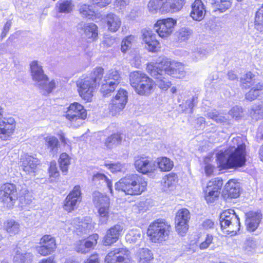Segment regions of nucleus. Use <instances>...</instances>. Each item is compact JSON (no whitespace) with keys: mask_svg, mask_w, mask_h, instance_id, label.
<instances>
[{"mask_svg":"<svg viewBox=\"0 0 263 263\" xmlns=\"http://www.w3.org/2000/svg\"><path fill=\"white\" fill-rule=\"evenodd\" d=\"M146 70L151 76L158 80L159 87L164 90H167L171 85L170 81L164 80L166 79V76L180 79L186 75L184 64L167 58L147 63Z\"/></svg>","mask_w":263,"mask_h":263,"instance_id":"1","label":"nucleus"},{"mask_svg":"<svg viewBox=\"0 0 263 263\" xmlns=\"http://www.w3.org/2000/svg\"><path fill=\"white\" fill-rule=\"evenodd\" d=\"M134 165L139 173L144 175L153 173L155 170L150 158L144 155L138 156L135 160Z\"/></svg>","mask_w":263,"mask_h":263,"instance_id":"21","label":"nucleus"},{"mask_svg":"<svg viewBox=\"0 0 263 263\" xmlns=\"http://www.w3.org/2000/svg\"><path fill=\"white\" fill-rule=\"evenodd\" d=\"M142 40L148 51L155 53L160 51L161 44L156 34L152 30H144L142 33Z\"/></svg>","mask_w":263,"mask_h":263,"instance_id":"18","label":"nucleus"},{"mask_svg":"<svg viewBox=\"0 0 263 263\" xmlns=\"http://www.w3.org/2000/svg\"><path fill=\"white\" fill-rule=\"evenodd\" d=\"M217 167L219 171L230 168V154L228 151H220L216 155Z\"/></svg>","mask_w":263,"mask_h":263,"instance_id":"29","label":"nucleus"},{"mask_svg":"<svg viewBox=\"0 0 263 263\" xmlns=\"http://www.w3.org/2000/svg\"><path fill=\"white\" fill-rule=\"evenodd\" d=\"M45 144L50 152L58 149L60 146L58 139L53 136H47L44 138Z\"/></svg>","mask_w":263,"mask_h":263,"instance_id":"42","label":"nucleus"},{"mask_svg":"<svg viewBox=\"0 0 263 263\" xmlns=\"http://www.w3.org/2000/svg\"><path fill=\"white\" fill-rule=\"evenodd\" d=\"M81 29L83 31L85 37L89 42H93L98 40L99 29L96 24L93 23H85Z\"/></svg>","mask_w":263,"mask_h":263,"instance_id":"28","label":"nucleus"},{"mask_svg":"<svg viewBox=\"0 0 263 263\" xmlns=\"http://www.w3.org/2000/svg\"><path fill=\"white\" fill-rule=\"evenodd\" d=\"M117 87V83L114 84L105 80L104 83L101 85L100 92L103 96H108L114 91Z\"/></svg>","mask_w":263,"mask_h":263,"instance_id":"41","label":"nucleus"},{"mask_svg":"<svg viewBox=\"0 0 263 263\" xmlns=\"http://www.w3.org/2000/svg\"><path fill=\"white\" fill-rule=\"evenodd\" d=\"M130 255L128 250L123 248H114L106 255L105 263H126L129 260Z\"/></svg>","mask_w":263,"mask_h":263,"instance_id":"20","label":"nucleus"},{"mask_svg":"<svg viewBox=\"0 0 263 263\" xmlns=\"http://www.w3.org/2000/svg\"><path fill=\"white\" fill-rule=\"evenodd\" d=\"M20 163L22 170L26 174L29 175L35 173L40 164V160L31 155L25 154L21 156Z\"/></svg>","mask_w":263,"mask_h":263,"instance_id":"22","label":"nucleus"},{"mask_svg":"<svg viewBox=\"0 0 263 263\" xmlns=\"http://www.w3.org/2000/svg\"><path fill=\"white\" fill-rule=\"evenodd\" d=\"M202 227L205 230L213 229L214 227V222L212 219H205L202 222Z\"/></svg>","mask_w":263,"mask_h":263,"instance_id":"61","label":"nucleus"},{"mask_svg":"<svg viewBox=\"0 0 263 263\" xmlns=\"http://www.w3.org/2000/svg\"><path fill=\"white\" fill-rule=\"evenodd\" d=\"M220 223L221 230L225 235L230 234V212L229 210L223 211L220 215Z\"/></svg>","mask_w":263,"mask_h":263,"instance_id":"33","label":"nucleus"},{"mask_svg":"<svg viewBox=\"0 0 263 263\" xmlns=\"http://www.w3.org/2000/svg\"><path fill=\"white\" fill-rule=\"evenodd\" d=\"M71 158L66 153L61 154L58 162L60 170L64 175H66L68 171V167L70 164Z\"/></svg>","mask_w":263,"mask_h":263,"instance_id":"35","label":"nucleus"},{"mask_svg":"<svg viewBox=\"0 0 263 263\" xmlns=\"http://www.w3.org/2000/svg\"><path fill=\"white\" fill-rule=\"evenodd\" d=\"M19 197L15 184L6 182L0 187V202L8 208H12Z\"/></svg>","mask_w":263,"mask_h":263,"instance_id":"9","label":"nucleus"},{"mask_svg":"<svg viewBox=\"0 0 263 263\" xmlns=\"http://www.w3.org/2000/svg\"><path fill=\"white\" fill-rule=\"evenodd\" d=\"M190 218V212L186 208L179 209L176 212L175 217V228L176 231L179 235L184 236L187 232Z\"/></svg>","mask_w":263,"mask_h":263,"instance_id":"14","label":"nucleus"},{"mask_svg":"<svg viewBox=\"0 0 263 263\" xmlns=\"http://www.w3.org/2000/svg\"><path fill=\"white\" fill-rule=\"evenodd\" d=\"M106 80H108L114 84L117 83V86L120 83L121 80V77L119 71L114 69L110 70Z\"/></svg>","mask_w":263,"mask_h":263,"instance_id":"49","label":"nucleus"},{"mask_svg":"<svg viewBox=\"0 0 263 263\" xmlns=\"http://www.w3.org/2000/svg\"><path fill=\"white\" fill-rule=\"evenodd\" d=\"M176 24L177 20L174 18H159L154 24V28L160 37L165 39L171 35Z\"/></svg>","mask_w":263,"mask_h":263,"instance_id":"12","label":"nucleus"},{"mask_svg":"<svg viewBox=\"0 0 263 263\" xmlns=\"http://www.w3.org/2000/svg\"><path fill=\"white\" fill-rule=\"evenodd\" d=\"M205 7L201 0H195L191 5V17L194 20L201 21L204 16Z\"/></svg>","mask_w":263,"mask_h":263,"instance_id":"27","label":"nucleus"},{"mask_svg":"<svg viewBox=\"0 0 263 263\" xmlns=\"http://www.w3.org/2000/svg\"><path fill=\"white\" fill-rule=\"evenodd\" d=\"M139 263H150L153 259V254L148 249H142L139 252Z\"/></svg>","mask_w":263,"mask_h":263,"instance_id":"47","label":"nucleus"},{"mask_svg":"<svg viewBox=\"0 0 263 263\" xmlns=\"http://www.w3.org/2000/svg\"><path fill=\"white\" fill-rule=\"evenodd\" d=\"M16 128V123L13 118H5L0 123V139L7 140L13 134Z\"/></svg>","mask_w":263,"mask_h":263,"instance_id":"25","label":"nucleus"},{"mask_svg":"<svg viewBox=\"0 0 263 263\" xmlns=\"http://www.w3.org/2000/svg\"><path fill=\"white\" fill-rule=\"evenodd\" d=\"M241 191L240 183L236 180L231 179V198L239 197Z\"/></svg>","mask_w":263,"mask_h":263,"instance_id":"48","label":"nucleus"},{"mask_svg":"<svg viewBox=\"0 0 263 263\" xmlns=\"http://www.w3.org/2000/svg\"><path fill=\"white\" fill-rule=\"evenodd\" d=\"M103 23L107 27L108 30L111 32L117 31L121 25L120 17L112 13H109L104 16Z\"/></svg>","mask_w":263,"mask_h":263,"instance_id":"26","label":"nucleus"},{"mask_svg":"<svg viewBox=\"0 0 263 263\" xmlns=\"http://www.w3.org/2000/svg\"><path fill=\"white\" fill-rule=\"evenodd\" d=\"M231 113L232 117L238 120L242 116L243 111L241 107L236 106L231 109Z\"/></svg>","mask_w":263,"mask_h":263,"instance_id":"59","label":"nucleus"},{"mask_svg":"<svg viewBox=\"0 0 263 263\" xmlns=\"http://www.w3.org/2000/svg\"><path fill=\"white\" fill-rule=\"evenodd\" d=\"M115 43L116 39L115 37L107 35L104 37L102 45L103 48L106 49L113 46Z\"/></svg>","mask_w":263,"mask_h":263,"instance_id":"54","label":"nucleus"},{"mask_svg":"<svg viewBox=\"0 0 263 263\" xmlns=\"http://www.w3.org/2000/svg\"><path fill=\"white\" fill-rule=\"evenodd\" d=\"M4 228L9 234L15 235L20 232V224L13 220H8L4 222Z\"/></svg>","mask_w":263,"mask_h":263,"instance_id":"39","label":"nucleus"},{"mask_svg":"<svg viewBox=\"0 0 263 263\" xmlns=\"http://www.w3.org/2000/svg\"><path fill=\"white\" fill-rule=\"evenodd\" d=\"M64 116L71 123L78 120H85L87 117V111L85 107L78 102L69 104L66 108Z\"/></svg>","mask_w":263,"mask_h":263,"instance_id":"13","label":"nucleus"},{"mask_svg":"<svg viewBox=\"0 0 263 263\" xmlns=\"http://www.w3.org/2000/svg\"><path fill=\"white\" fill-rule=\"evenodd\" d=\"M58 136L63 146L68 145V144L70 143L69 140L66 137L65 134L63 131L61 130L58 134Z\"/></svg>","mask_w":263,"mask_h":263,"instance_id":"62","label":"nucleus"},{"mask_svg":"<svg viewBox=\"0 0 263 263\" xmlns=\"http://www.w3.org/2000/svg\"><path fill=\"white\" fill-rule=\"evenodd\" d=\"M213 236L210 234H206L205 239L200 243L199 245V248L201 250H204L207 249L213 242Z\"/></svg>","mask_w":263,"mask_h":263,"instance_id":"52","label":"nucleus"},{"mask_svg":"<svg viewBox=\"0 0 263 263\" xmlns=\"http://www.w3.org/2000/svg\"><path fill=\"white\" fill-rule=\"evenodd\" d=\"M129 84L135 92L141 96L148 97L155 91V81L146 73L140 71H134L129 76Z\"/></svg>","mask_w":263,"mask_h":263,"instance_id":"4","label":"nucleus"},{"mask_svg":"<svg viewBox=\"0 0 263 263\" xmlns=\"http://www.w3.org/2000/svg\"><path fill=\"white\" fill-rule=\"evenodd\" d=\"M112 0H91V4L93 7L102 8L111 3Z\"/></svg>","mask_w":263,"mask_h":263,"instance_id":"55","label":"nucleus"},{"mask_svg":"<svg viewBox=\"0 0 263 263\" xmlns=\"http://www.w3.org/2000/svg\"><path fill=\"white\" fill-rule=\"evenodd\" d=\"M128 100L127 92L123 89H119L116 95L111 100L109 112L112 116L119 114L125 107Z\"/></svg>","mask_w":263,"mask_h":263,"instance_id":"15","label":"nucleus"},{"mask_svg":"<svg viewBox=\"0 0 263 263\" xmlns=\"http://www.w3.org/2000/svg\"><path fill=\"white\" fill-rule=\"evenodd\" d=\"M82 201V193L80 185H75L64 200L63 208L68 213L77 208L78 203Z\"/></svg>","mask_w":263,"mask_h":263,"instance_id":"16","label":"nucleus"},{"mask_svg":"<svg viewBox=\"0 0 263 263\" xmlns=\"http://www.w3.org/2000/svg\"><path fill=\"white\" fill-rule=\"evenodd\" d=\"M245 139L241 137L233 138L232 141L235 147L231 152V168H238L246 165L247 150Z\"/></svg>","mask_w":263,"mask_h":263,"instance_id":"7","label":"nucleus"},{"mask_svg":"<svg viewBox=\"0 0 263 263\" xmlns=\"http://www.w3.org/2000/svg\"><path fill=\"white\" fill-rule=\"evenodd\" d=\"M172 232L171 223L165 219L158 218L149 224L146 234L151 242L160 243L167 240Z\"/></svg>","mask_w":263,"mask_h":263,"instance_id":"5","label":"nucleus"},{"mask_svg":"<svg viewBox=\"0 0 263 263\" xmlns=\"http://www.w3.org/2000/svg\"><path fill=\"white\" fill-rule=\"evenodd\" d=\"M233 213L231 215V236H234L240 233V222L238 215L232 210Z\"/></svg>","mask_w":263,"mask_h":263,"instance_id":"38","label":"nucleus"},{"mask_svg":"<svg viewBox=\"0 0 263 263\" xmlns=\"http://www.w3.org/2000/svg\"><path fill=\"white\" fill-rule=\"evenodd\" d=\"M123 233V227L119 224H115L108 229L103 239L105 246H111L116 242Z\"/></svg>","mask_w":263,"mask_h":263,"instance_id":"23","label":"nucleus"},{"mask_svg":"<svg viewBox=\"0 0 263 263\" xmlns=\"http://www.w3.org/2000/svg\"><path fill=\"white\" fill-rule=\"evenodd\" d=\"M79 13L83 17L91 18L96 15V12L92 9V6L87 4H82L79 8Z\"/></svg>","mask_w":263,"mask_h":263,"instance_id":"45","label":"nucleus"},{"mask_svg":"<svg viewBox=\"0 0 263 263\" xmlns=\"http://www.w3.org/2000/svg\"><path fill=\"white\" fill-rule=\"evenodd\" d=\"M208 118L215 121L217 122H221L223 121V119H221V117L219 116L215 112H209L208 115Z\"/></svg>","mask_w":263,"mask_h":263,"instance_id":"63","label":"nucleus"},{"mask_svg":"<svg viewBox=\"0 0 263 263\" xmlns=\"http://www.w3.org/2000/svg\"><path fill=\"white\" fill-rule=\"evenodd\" d=\"M135 40V36L132 35L126 36L123 39L121 44V51L126 53L132 46Z\"/></svg>","mask_w":263,"mask_h":263,"instance_id":"46","label":"nucleus"},{"mask_svg":"<svg viewBox=\"0 0 263 263\" xmlns=\"http://www.w3.org/2000/svg\"><path fill=\"white\" fill-rule=\"evenodd\" d=\"M210 160V158H206L204 161V171L206 176H210L212 175H213L215 168V166L209 163Z\"/></svg>","mask_w":263,"mask_h":263,"instance_id":"56","label":"nucleus"},{"mask_svg":"<svg viewBox=\"0 0 263 263\" xmlns=\"http://www.w3.org/2000/svg\"><path fill=\"white\" fill-rule=\"evenodd\" d=\"M212 5L214 12H224L229 6V0H212Z\"/></svg>","mask_w":263,"mask_h":263,"instance_id":"40","label":"nucleus"},{"mask_svg":"<svg viewBox=\"0 0 263 263\" xmlns=\"http://www.w3.org/2000/svg\"><path fill=\"white\" fill-rule=\"evenodd\" d=\"M92 181L96 185H101L103 182H105L109 189L110 193L113 194L112 182L105 175L102 173H97L94 174L92 177Z\"/></svg>","mask_w":263,"mask_h":263,"instance_id":"30","label":"nucleus"},{"mask_svg":"<svg viewBox=\"0 0 263 263\" xmlns=\"http://www.w3.org/2000/svg\"><path fill=\"white\" fill-rule=\"evenodd\" d=\"M245 244L246 249L252 248L255 246V241L253 238H249L246 239Z\"/></svg>","mask_w":263,"mask_h":263,"instance_id":"64","label":"nucleus"},{"mask_svg":"<svg viewBox=\"0 0 263 263\" xmlns=\"http://www.w3.org/2000/svg\"><path fill=\"white\" fill-rule=\"evenodd\" d=\"M99 238L98 234L93 233L78 240L74 247L76 251L84 254L88 253L96 246Z\"/></svg>","mask_w":263,"mask_h":263,"instance_id":"19","label":"nucleus"},{"mask_svg":"<svg viewBox=\"0 0 263 263\" xmlns=\"http://www.w3.org/2000/svg\"><path fill=\"white\" fill-rule=\"evenodd\" d=\"M31 75L33 81L40 83V85L43 87L45 92L49 94L56 87V83L54 80H52L46 85L42 84L49 81V78L44 73L42 66L39 65L37 61H33L30 64Z\"/></svg>","mask_w":263,"mask_h":263,"instance_id":"8","label":"nucleus"},{"mask_svg":"<svg viewBox=\"0 0 263 263\" xmlns=\"http://www.w3.org/2000/svg\"><path fill=\"white\" fill-rule=\"evenodd\" d=\"M255 75L251 71H248L241 78L240 83L245 89H248L252 86L255 80Z\"/></svg>","mask_w":263,"mask_h":263,"instance_id":"44","label":"nucleus"},{"mask_svg":"<svg viewBox=\"0 0 263 263\" xmlns=\"http://www.w3.org/2000/svg\"><path fill=\"white\" fill-rule=\"evenodd\" d=\"M104 73L103 67L98 66L87 75H83L76 81L77 91L85 102H91Z\"/></svg>","mask_w":263,"mask_h":263,"instance_id":"2","label":"nucleus"},{"mask_svg":"<svg viewBox=\"0 0 263 263\" xmlns=\"http://www.w3.org/2000/svg\"><path fill=\"white\" fill-rule=\"evenodd\" d=\"M58 11L62 13L70 12L74 7L71 0H61L57 3Z\"/></svg>","mask_w":263,"mask_h":263,"instance_id":"36","label":"nucleus"},{"mask_svg":"<svg viewBox=\"0 0 263 263\" xmlns=\"http://www.w3.org/2000/svg\"><path fill=\"white\" fill-rule=\"evenodd\" d=\"M179 178L177 173L171 172L165 175L163 178L164 186L170 187L175 186L178 182Z\"/></svg>","mask_w":263,"mask_h":263,"instance_id":"37","label":"nucleus"},{"mask_svg":"<svg viewBox=\"0 0 263 263\" xmlns=\"http://www.w3.org/2000/svg\"><path fill=\"white\" fill-rule=\"evenodd\" d=\"M84 263H100L99 254L96 252L92 253L85 260Z\"/></svg>","mask_w":263,"mask_h":263,"instance_id":"57","label":"nucleus"},{"mask_svg":"<svg viewBox=\"0 0 263 263\" xmlns=\"http://www.w3.org/2000/svg\"><path fill=\"white\" fill-rule=\"evenodd\" d=\"M104 166L112 173H117L122 171L123 166L119 163H105Z\"/></svg>","mask_w":263,"mask_h":263,"instance_id":"51","label":"nucleus"},{"mask_svg":"<svg viewBox=\"0 0 263 263\" xmlns=\"http://www.w3.org/2000/svg\"><path fill=\"white\" fill-rule=\"evenodd\" d=\"M115 189L125 195L139 196L147 190V182L143 177L136 174H128L115 183Z\"/></svg>","mask_w":263,"mask_h":263,"instance_id":"3","label":"nucleus"},{"mask_svg":"<svg viewBox=\"0 0 263 263\" xmlns=\"http://www.w3.org/2000/svg\"><path fill=\"white\" fill-rule=\"evenodd\" d=\"M156 164L161 172H170L174 166V162L169 158L165 156L157 158Z\"/></svg>","mask_w":263,"mask_h":263,"instance_id":"31","label":"nucleus"},{"mask_svg":"<svg viewBox=\"0 0 263 263\" xmlns=\"http://www.w3.org/2000/svg\"><path fill=\"white\" fill-rule=\"evenodd\" d=\"M93 202L98 208L100 217L108 218L109 213L110 199L106 195L96 192L93 195Z\"/></svg>","mask_w":263,"mask_h":263,"instance_id":"17","label":"nucleus"},{"mask_svg":"<svg viewBox=\"0 0 263 263\" xmlns=\"http://www.w3.org/2000/svg\"><path fill=\"white\" fill-rule=\"evenodd\" d=\"M122 141V134L117 132L109 136L105 141V145L109 148H111L120 145Z\"/></svg>","mask_w":263,"mask_h":263,"instance_id":"32","label":"nucleus"},{"mask_svg":"<svg viewBox=\"0 0 263 263\" xmlns=\"http://www.w3.org/2000/svg\"><path fill=\"white\" fill-rule=\"evenodd\" d=\"M11 26L12 21L10 20L7 21L4 24L1 34V37L2 39H3L6 36L10 29Z\"/></svg>","mask_w":263,"mask_h":263,"instance_id":"60","label":"nucleus"},{"mask_svg":"<svg viewBox=\"0 0 263 263\" xmlns=\"http://www.w3.org/2000/svg\"><path fill=\"white\" fill-rule=\"evenodd\" d=\"M263 83L259 82L255 86L250 88L245 95V98L250 101L256 99L262 93Z\"/></svg>","mask_w":263,"mask_h":263,"instance_id":"34","label":"nucleus"},{"mask_svg":"<svg viewBox=\"0 0 263 263\" xmlns=\"http://www.w3.org/2000/svg\"><path fill=\"white\" fill-rule=\"evenodd\" d=\"M254 25L256 27L263 26V4L255 13Z\"/></svg>","mask_w":263,"mask_h":263,"instance_id":"50","label":"nucleus"},{"mask_svg":"<svg viewBox=\"0 0 263 263\" xmlns=\"http://www.w3.org/2000/svg\"><path fill=\"white\" fill-rule=\"evenodd\" d=\"M230 180H229L225 184L222 192L221 196L225 200L228 199L230 197Z\"/></svg>","mask_w":263,"mask_h":263,"instance_id":"58","label":"nucleus"},{"mask_svg":"<svg viewBox=\"0 0 263 263\" xmlns=\"http://www.w3.org/2000/svg\"><path fill=\"white\" fill-rule=\"evenodd\" d=\"M39 245L35 247V250L41 256H47L51 255L57 250V243L56 238L50 234H44L40 238Z\"/></svg>","mask_w":263,"mask_h":263,"instance_id":"11","label":"nucleus"},{"mask_svg":"<svg viewBox=\"0 0 263 263\" xmlns=\"http://www.w3.org/2000/svg\"><path fill=\"white\" fill-rule=\"evenodd\" d=\"M246 229L250 232H254L259 227L262 219L260 212L250 211L245 214Z\"/></svg>","mask_w":263,"mask_h":263,"instance_id":"24","label":"nucleus"},{"mask_svg":"<svg viewBox=\"0 0 263 263\" xmlns=\"http://www.w3.org/2000/svg\"><path fill=\"white\" fill-rule=\"evenodd\" d=\"M223 184L221 178H215L208 182L203 190V197L207 204L214 203L218 200Z\"/></svg>","mask_w":263,"mask_h":263,"instance_id":"10","label":"nucleus"},{"mask_svg":"<svg viewBox=\"0 0 263 263\" xmlns=\"http://www.w3.org/2000/svg\"><path fill=\"white\" fill-rule=\"evenodd\" d=\"M185 0H150L147 4L149 11L153 13L159 10L161 14L179 11L183 7Z\"/></svg>","mask_w":263,"mask_h":263,"instance_id":"6","label":"nucleus"},{"mask_svg":"<svg viewBox=\"0 0 263 263\" xmlns=\"http://www.w3.org/2000/svg\"><path fill=\"white\" fill-rule=\"evenodd\" d=\"M192 34V31L191 30L183 28H181L179 32V38L181 41H186L190 38Z\"/></svg>","mask_w":263,"mask_h":263,"instance_id":"53","label":"nucleus"},{"mask_svg":"<svg viewBox=\"0 0 263 263\" xmlns=\"http://www.w3.org/2000/svg\"><path fill=\"white\" fill-rule=\"evenodd\" d=\"M49 179L51 182L55 181L59 179L60 174L58 169L57 163L55 161H51L48 168Z\"/></svg>","mask_w":263,"mask_h":263,"instance_id":"43","label":"nucleus"}]
</instances>
